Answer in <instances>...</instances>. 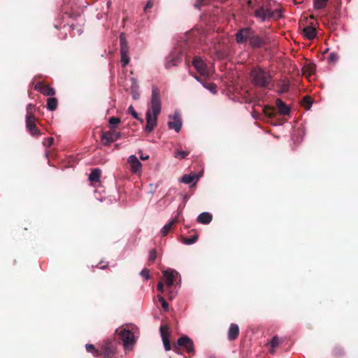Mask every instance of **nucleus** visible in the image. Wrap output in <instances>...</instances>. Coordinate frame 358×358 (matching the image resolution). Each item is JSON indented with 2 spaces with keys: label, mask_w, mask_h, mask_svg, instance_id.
Segmentation results:
<instances>
[{
  "label": "nucleus",
  "mask_w": 358,
  "mask_h": 358,
  "mask_svg": "<svg viewBox=\"0 0 358 358\" xmlns=\"http://www.w3.org/2000/svg\"><path fill=\"white\" fill-rule=\"evenodd\" d=\"M176 294H177V293H176V292H173V291H170V292H169V299H173L175 297V296L176 295Z\"/></svg>",
  "instance_id": "47"
},
{
  "label": "nucleus",
  "mask_w": 358,
  "mask_h": 358,
  "mask_svg": "<svg viewBox=\"0 0 358 358\" xmlns=\"http://www.w3.org/2000/svg\"><path fill=\"white\" fill-rule=\"evenodd\" d=\"M162 110V101L160 94L157 87H152L151 99L148 103L145 113L146 125L144 131L151 133L157 125L158 116Z\"/></svg>",
  "instance_id": "1"
},
{
  "label": "nucleus",
  "mask_w": 358,
  "mask_h": 358,
  "mask_svg": "<svg viewBox=\"0 0 358 358\" xmlns=\"http://www.w3.org/2000/svg\"><path fill=\"white\" fill-rule=\"evenodd\" d=\"M192 65L197 72L202 76H208L209 73L206 64L199 57H194L192 61Z\"/></svg>",
  "instance_id": "8"
},
{
  "label": "nucleus",
  "mask_w": 358,
  "mask_h": 358,
  "mask_svg": "<svg viewBox=\"0 0 358 358\" xmlns=\"http://www.w3.org/2000/svg\"><path fill=\"white\" fill-rule=\"evenodd\" d=\"M180 347L184 348L187 353L192 355L194 353V343L187 336H182L180 337L177 341L176 345H174L173 350L178 354H180Z\"/></svg>",
  "instance_id": "6"
},
{
  "label": "nucleus",
  "mask_w": 358,
  "mask_h": 358,
  "mask_svg": "<svg viewBox=\"0 0 358 358\" xmlns=\"http://www.w3.org/2000/svg\"><path fill=\"white\" fill-rule=\"evenodd\" d=\"M182 59L181 55L178 53L175 55L174 53L171 54L167 58L166 62L165 63L166 69H170L173 66H177L178 63L180 62Z\"/></svg>",
  "instance_id": "14"
},
{
  "label": "nucleus",
  "mask_w": 358,
  "mask_h": 358,
  "mask_svg": "<svg viewBox=\"0 0 358 358\" xmlns=\"http://www.w3.org/2000/svg\"><path fill=\"white\" fill-rule=\"evenodd\" d=\"M212 219L213 216L210 213L208 212H204L199 215L196 220L199 223L203 224H208L212 221Z\"/></svg>",
  "instance_id": "19"
},
{
  "label": "nucleus",
  "mask_w": 358,
  "mask_h": 358,
  "mask_svg": "<svg viewBox=\"0 0 358 358\" xmlns=\"http://www.w3.org/2000/svg\"><path fill=\"white\" fill-rule=\"evenodd\" d=\"M134 99H136V94H134Z\"/></svg>",
  "instance_id": "53"
},
{
  "label": "nucleus",
  "mask_w": 358,
  "mask_h": 358,
  "mask_svg": "<svg viewBox=\"0 0 358 358\" xmlns=\"http://www.w3.org/2000/svg\"><path fill=\"white\" fill-rule=\"evenodd\" d=\"M53 142H54V138L52 137H50V138L45 139V141H43V144H44V145H48L50 147L52 145Z\"/></svg>",
  "instance_id": "42"
},
{
  "label": "nucleus",
  "mask_w": 358,
  "mask_h": 358,
  "mask_svg": "<svg viewBox=\"0 0 358 358\" xmlns=\"http://www.w3.org/2000/svg\"><path fill=\"white\" fill-rule=\"evenodd\" d=\"M194 78L201 84V80L199 79V78L197 76H194Z\"/></svg>",
  "instance_id": "49"
},
{
  "label": "nucleus",
  "mask_w": 358,
  "mask_h": 358,
  "mask_svg": "<svg viewBox=\"0 0 358 358\" xmlns=\"http://www.w3.org/2000/svg\"><path fill=\"white\" fill-rule=\"evenodd\" d=\"M106 267V265H104V266H100V268L103 269V268H105Z\"/></svg>",
  "instance_id": "50"
},
{
  "label": "nucleus",
  "mask_w": 358,
  "mask_h": 358,
  "mask_svg": "<svg viewBox=\"0 0 358 358\" xmlns=\"http://www.w3.org/2000/svg\"><path fill=\"white\" fill-rule=\"evenodd\" d=\"M26 126L32 136L38 135L40 134L39 129L35 124L34 116H26Z\"/></svg>",
  "instance_id": "13"
},
{
  "label": "nucleus",
  "mask_w": 358,
  "mask_h": 358,
  "mask_svg": "<svg viewBox=\"0 0 358 358\" xmlns=\"http://www.w3.org/2000/svg\"><path fill=\"white\" fill-rule=\"evenodd\" d=\"M239 335V327L236 324H231L228 331V338L234 341L238 338Z\"/></svg>",
  "instance_id": "16"
},
{
  "label": "nucleus",
  "mask_w": 358,
  "mask_h": 358,
  "mask_svg": "<svg viewBox=\"0 0 358 358\" xmlns=\"http://www.w3.org/2000/svg\"><path fill=\"white\" fill-rule=\"evenodd\" d=\"M35 89L45 96H52L55 94V91L53 88L47 85H44L41 83L36 84Z\"/></svg>",
  "instance_id": "15"
},
{
  "label": "nucleus",
  "mask_w": 358,
  "mask_h": 358,
  "mask_svg": "<svg viewBox=\"0 0 358 358\" xmlns=\"http://www.w3.org/2000/svg\"><path fill=\"white\" fill-rule=\"evenodd\" d=\"M200 176H201L200 174H199V175L185 174L180 178V181L185 184H189V183L192 182L194 180H195V182H196L199 180Z\"/></svg>",
  "instance_id": "20"
},
{
  "label": "nucleus",
  "mask_w": 358,
  "mask_h": 358,
  "mask_svg": "<svg viewBox=\"0 0 358 358\" xmlns=\"http://www.w3.org/2000/svg\"><path fill=\"white\" fill-rule=\"evenodd\" d=\"M140 158L142 160H147L149 158V155L141 154V156H140Z\"/></svg>",
  "instance_id": "48"
},
{
  "label": "nucleus",
  "mask_w": 358,
  "mask_h": 358,
  "mask_svg": "<svg viewBox=\"0 0 358 358\" xmlns=\"http://www.w3.org/2000/svg\"><path fill=\"white\" fill-rule=\"evenodd\" d=\"M189 155V152L184 150H180L178 149L176 150L174 153V157L178 159H185L187 155Z\"/></svg>",
  "instance_id": "30"
},
{
  "label": "nucleus",
  "mask_w": 358,
  "mask_h": 358,
  "mask_svg": "<svg viewBox=\"0 0 358 358\" xmlns=\"http://www.w3.org/2000/svg\"><path fill=\"white\" fill-rule=\"evenodd\" d=\"M157 289L158 291H159L160 292H164V283L162 282H159L158 284H157Z\"/></svg>",
  "instance_id": "45"
},
{
  "label": "nucleus",
  "mask_w": 358,
  "mask_h": 358,
  "mask_svg": "<svg viewBox=\"0 0 358 358\" xmlns=\"http://www.w3.org/2000/svg\"><path fill=\"white\" fill-rule=\"evenodd\" d=\"M101 173V171L99 169H93L89 176V180L91 182H98L100 178Z\"/></svg>",
  "instance_id": "23"
},
{
  "label": "nucleus",
  "mask_w": 358,
  "mask_h": 358,
  "mask_svg": "<svg viewBox=\"0 0 358 358\" xmlns=\"http://www.w3.org/2000/svg\"><path fill=\"white\" fill-rule=\"evenodd\" d=\"M252 83L257 87L268 88L272 83V76L269 71L261 68H255L251 71Z\"/></svg>",
  "instance_id": "2"
},
{
  "label": "nucleus",
  "mask_w": 358,
  "mask_h": 358,
  "mask_svg": "<svg viewBox=\"0 0 358 358\" xmlns=\"http://www.w3.org/2000/svg\"><path fill=\"white\" fill-rule=\"evenodd\" d=\"M152 6H153V3L151 0H150L146 3V4L144 7V10L145 11L148 9L151 8Z\"/></svg>",
  "instance_id": "44"
},
{
  "label": "nucleus",
  "mask_w": 358,
  "mask_h": 358,
  "mask_svg": "<svg viewBox=\"0 0 358 358\" xmlns=\"http://www.w3.org/2000/svg\"><path fill=\"white\" fill-rule=\"evenodd\" d=\"M140 275L145 278V280H148L149 278H150V273H149V271L146 268H144L143 269L141 273H140Z\"/></svg>",
  "instance_id": "40"
},
{
  "label": "nucleus",
  "mask_w": 358,
  "mask_h": 358,
  "mask_svg": "<svg viewBox=\"0 0 358 358\" xmlns=\"http://www.w3.org/2000/svg\"><path fill=\"white\" fill-rule=\"evenodd\" d=\"M115 332L119 334L122 341L124 349L126 351L131 350L136 343L134 334L131 330L127 327H122L116 329Z\"/></svg>",
  "instance_id": "4"
},
{
  "label": "nucleus",
  "mask_w": 358,
  "mask_h": 358,
  "mask_svg": "<svg viewBox=\"0 0 358 358\" xmlns=\"http://www.w3.org/2000/svg\"><path fill=\"white\" fill-rule=\"evenodd\" d=\"M329 0H313V6L315 9H323L326 7Z\"/></svg>",
  "instance_id": "26"
},
{
  "label": "nucleus",
  "mask_w": 358,
  "mask_h": 358,
  "mask_svg": "<svg viewBox=\"0 0 358 358\" xmlns=\"http://www.w3.org/2000/svg\"><path fill=\"white\" fill-rule=\"evenodd\" d=\"M250 45L253 48H259L264 44L263 40L257 35H254L252 32L251 36L249 38Z\"/></svg>",
  "instance_id": "18"
},
{
  "label": "nucleus",
  "mask_w": 358,
  "mask_h": 358,
  "mask_svg": "<svg viewBox=\"0 0 358 358\" xmlns=\"http://www.w3.org/2000/svg\"><path fill=\"white\" fill-rule=\"evenodd\" d=\"M127 162L129 164L130 171L133 173L141 174L142 169V164L136 155H130L127 159Z\"/></svg>",
  "instance_id": "11"
},
{
  "label": "nucleus",
  "mask_w": 358,
  "mask_h": 358,
  "mask_svg": "<svg viewBox=\"0 0 358 358\" xmlns=\"http://www.w3.org/2000/svg\"><path fill=\"white\" fill-rule=\"evenodd\" d=\"M201 85L203 87L209 90L212 94H215L217 93V86L214 83H205L201 82Z\"/></svg>",
  "instance_id": "28"
},
{
  "label": "nucleus",
  "mask_w": 358,
  "mask_h": 358,
  "mask_svg": "<svg viewBox=\"0 0 358 358\" xmlns=\"http://www.w3.org/2000/svg\"><path fill=\"white\" fill-rule=\"evenodd\" d=\"M134 99H136V94H134Z\"/></svg>",
  "instance_id": "52"
},
{
  "label": "nucleus",
  "mask_w": 358,
  "mask_h": 358,
  "mask_svg": "<svg viewBox=\"0 0 358 358\" xmlns=\"http://www.w3.org/2000/svg\"><path fill=\"white\" fill-rule=\"evenodd\" d=\"M303 34L308 39H313L316 36V30L312 26H308L303 29Z\"/></svg>",
  "instance_id": "22"
},
{
  "label": "nucleus",
  "mask_w": 358,
  "mask_h": 358,
  "mask_svg": "<svg viewBox=\"0 0 358 358\" xmlns=\"http://www.w3.org/2000/svg\"><path fill=\"white\" fill-rule=\"evenodd\" d=\"M280 344V339L277 336H274L270 343L271 348L269 350L271 354L275 352V349Z\"/></svg>",
  "instance_id": "25"
},
{
  "label": "nucleus",
  "mask_w": 358,
  "mask_h": 358,
  "mask_svg": "<svg viewBox=\"0 0 358 358\" xmlns=\"http://www.w3.org/2000/svg\"><path fill=\"white\" fill-rule=\"evenodd\" d=\"M303 104L304 107L308 110L312 105V100L310 96H305L303 99Z\"/></svg>",
  "instance_id": "35"
},
{
  "label": "nucleus",
  "mask_w": 358,
  "mask_h": 358,
  "mask_svg": "<svg viewBox=\"0 0 358 358\" xmlns=\"http://www.w3.org/2000/svg\"><path fill=\"white\" fill-rule=\"evenodd\" d=\"M162 341H163V344H164V347L165 350L166 351L170 350H171V345H170L169 338L164 337Z\"/></svg>",
  "instance_id": "38"
},
{
  "label": "nucleus",
  "mask_w": 358,
  "mask_h": 358,
  "mask_svg": "<svg viewBox=\"0 0 358 358\" xmlns=\"http://www.w3.org/2000/svg\"><path fill=\"white\" fill-rule=\"evenodd\" d=\"M203 0H198L197 2L195 3L194 6L197 8H200L201 6L203 5Z\"/></svg>",
  "instance_id": "46"
},
{
  "label": "nucleus",
  "mask_w": 358,
  "mask_h": 358,
  "mask_svg": "<svg viewBox=\"0 0 358 358\" xmlns=\"http://www.w3.org/2000/svg\"><path fill=\"white\" fill-rule=\"evenodd\" d=\"M177 222L176 218L171 219L167 224H166L161 229L160 233L162 236H166L173 225Z\"/></svg>",
  "instance_id": "21"
},
{
  "label": "nucleus",
  "mask_w": 358,
  "mask_h": 358,
  "mask_svg": "<svg viewBox=\"0 0 358 358\" xmlns=\"http://www.w3.org/2000/svg\"><path fill=\"white\" fill-rule=\"evenodd\" d=\"M128 113H129L130 115H132V117H133L134 119H136V120H137L140 121L141 123H143V122H144L143 119V118H141V117L138 116V113L135 111V110H134V108L133 106H130L128 108Z\"/></svg>",
  "instance_id": "31"
},
{
  "label": "nucleus",
  "mask_w": 358,
  "mask_h": 358,
  "mask_svg": "<svg viewBox=\"0 0 358 358\" xmlns=\"http://www.w3.org/2000/svg\"><path fill=\"white\" fill-rule=\"evenodd\" d=\"M33 108H34V106L32 104H29L27 107V115L26 116H29V115L30 116H34V114H33Z\"/></svg>",
  "instance_id": "41"
},
{
  "label": "nucleus",
  "mask_w": 358,
  "mask_h": 358,
  "mask_svg": "<svg viewBox=\"0 0 358 358\" xmlns=\"http://www.w3.org/2000/svg\"><path fill=\"white\" fill-rule=\"evenodd\" d=\"M57 108V100L55 97H49L47 100V108L50 111H54Z\"/></svg>",
  "instance_id": "24"
},
{
  "label": "nucleus",
  "mask_w": 358,
  "mask_h": 358,
  "mask_svg": "<svg viewBox=\"0 0 358 358\" xmlns=\"http://www.w3.org/2000/svg\"><path fill=\"white\" fill-rule=\"evenodd\" d=\"M316 67L314 64H308L304 69V73H308L309 76L315 73Z\"/></svg>",
  "instance_id": "33"
},
{
  "label": "nucleus",
  "mask_w": 358,
  "mask_h": 358,
  "mask_svg": "<svg viewBox=\"0 0 358 358\" xmlns=\"http://www.w3.org/2000/svg\"><path fill=\"white\" fill-rule=\"evenodd\" d=\"M160 333L162 339L163 340V338H169V332L168 329L166 328H164V327H160Z\"/></svg>",
  "instance_id": "39"
},
{
  "label": "nucleus",
  "mask_w": 358,
  "mask_h": 358,
  "mask_svg": "<svg viewBox=\"0 0 358 358\" xmlns=\"http://www.w3.org/2000/svg\"><path fill=\"white\" fill-rule=\"evenodd\" d=\"M169 118L172 119V120L168 122L169 128L175 130L176 132H179L182 127V120L180 113L175 111L173 115L169 116Z\"/></svg>",
  "instance_id": "10"
},
{
  "label": "nucleus",
  "mask_w": 358,
  "mask_h": 358,
  "mask_svg": "<svg viewBox=\"0 0 358 358\" xmlns=\"http://www.w3.org/2000/svg\"><path fill=\"white\" fill-rule=\"evenodd\" d=\"M255 16L262 22L268 20L271 18L278 19L281 17L280 10L271 11L270 9L262 6L255 10Z\"/></svg>",
  "instance_id": "5"
},
{
  "label": "nucleus",
  "mask_w": 358,
  "mask_h": 358,
  "mask_svg": "<svg viewBox=\"0 0 358 358\" xmlns=\"http://www.w3.org/2000/svg\"><path fill=\"white\" fill-rule=\"evenodd\" d=\"M157 258V251L155 249H152L150 251L149 254V261L150 262H153Z\"/></svg>",
  "instance_id": "37"
},
{
  "label": "nucleus",
  "mask_w": 358,
  "mask_h": 358,
  "mask_svg": "<svg viewBox=\"0 0 358 358\" xmlns=\"http://www.w3.org/2000/svg\"><path fill=\"white\" fill-rule=\"evenodd\" d=\"M120 52L122 53L124 52L128 53V47L125 41L124 35L123 33L120 34Z\"/></svg>",
  "instance_id": "27"
},
{
  "label": "nucleus",
  "mask_w": 358,
  "mask_h": 358,
  "mask_svg": "<svg viewBox=\"0 0 358 358\" xmlns=\"http://www.w3.org/2000/svg\"><path fill=\"white\" fill-rule=\"evenodd\" d=\"M197 239H198V236L194 235V236H192L190 238L185 239L184 241V243L186 245H192V244H194V243H196Z\"/></svg>",
  "instance_id": "36"
},
{
  "label": "nucleus",
  "mask_w": 358,
  "mask_h": 358,
  "mask_svg": "<svg viewBox=\"0 0 358 358\" xmlns=\"http://www.w3.org/2000/svg\"><path fill=\"white\" fill-rule=\"evenodd\" d=\"M120 137L121 133L120 132H115L112 131L103 132L101 136V142L103 145L108 146L111 143L115 142L120 139Z\"/></svg>",
  "instance_id": "7"
},
{
  "label": "nucleus",
  "mask_w": 358,
  "mask_h": 358,
  "mask_svg": "<svg viewBox=\"0 0 358 358\" xmlns=\"http://www.w3.org/2000/svg\"><path fill=\"white\" fill-rule=\"evenodd\" d=\"M162 273L164 280L168 287H171L173 285L175 280L179 275L178 272L172 268L163 271Z\"/></svg>",
  "instance_id": "9"
},
{
  "label": "nucleus",
  "mask_w": 358,
  "mask_h": 358,
  "mask_svg": "<svg viewBox=\"0 0 358 358\" xmlns=\"http://www.w3.org/2000/svg\"><path fill=\"white\" fill-rule=\"evenodd\" d=\"M276 106L280 115H285L289 113L290 109L280 99H276Z\"/></svg>",
  "instance_id": "17"
},
{
  "label": "nucleus",
  "mask_w": 358,
  "mask_h": 358,
  "mask_svg": "<svg viewBox=\"0 0 358 358\" xmlns=\"http://www.w3.org/2000/svg\"><path fill=\"white\" fill-rule=\"evenodd\" d=\"M131 80H132V82H133L134 83H136V80H135V78H131Z\"/></svg>",
  "instance_id": "51"
},
{
  "label": "nucleus",
  "mask_w": 358,
  "mask_h": 358,
  "mask_svg": "<svg viewBox=\"0 0 358 358\" xmlns=\"http://www.w3.org/2000/svg\"><path fill=\"white\" fill-rule=\"evenodd\" d=\"M329 59L330 62H336L338 59L337 54L335 52H331L330 54Z\"/></svg>",
  "instance_id": "43"
},
{
  "label": "nucleus",
  "mask_w": 358,
  "mask_h": 358,
  "mask_svg": "<svg viewBox=\"0 0 358 358\" xmlns=\"http://www.w3.org/2000/svg\"><path fill=\"white\" fill-rule=\"evenodd\" d=\"M85 348L88 352L92 353L95 357L103 356V358H116L115 357V348L110 341H106L99 349H96L92 344H86Z\"/></svg>",
  "instance_id": "3"
},
{
  "label": "nucleus",
  "mask_w": 358,
  "mask_h": 358,
  "mask_svg": "<svg viewBox=\"0 0 358 358\" xmlns=\"http://www.w3.org/2000/svg\"><path fill=\"white\" fill-rule=\"evenodd\" d=\"M129 62V57L127 52L121 53V63L123 67H125Z\"/></svg>",
  "instance_id": "32"
},
{
  "label": "nucleus",
  "mask_w": 358,
  "mask_h": 358,
  "mask_svg": "<svg viewBox=\"0 0 358 358\" xmlns=\"http://www.w3.org/2000/svg\"><path fill=\"white\" fill-rule=\"evenodd\" d=\"M157 297H158L159 301L162 304V306L163 309L165 311H168L169 310V304H168V303L165 301V299H164V297L162 295H158Z\"/></svg>",
  "instance_id": "34"
},
{
  "label": "nucleus",
  "mask_w": 358,
  "mask_h": 358,
  "mask_svg": "<svg viewBox=\"0 0 358 358\" xmlns=\"http://www.w3.org/2000/svg\"><path fill=\"white\" fill-rule=\"evenodd\" d=\"M120 122V119L116 117H111L109 118L108 123L110 129H115L117 124Z\"/></svg>",
  "instance_id": "29"
},
{
  "label": "nucleus",
  "mask_w": 358,
  "mask_h": 358,
  "mask_svg": "<svg viewBox=\"0 0 358 358\" xmlns=\"http://www.w3.org/2000/svg\"><path fill=\"white\" fill-rule=\"evenodd\" d=\"M252 29L249 27L243 28L240 29L236 34V40L238 43H244L247 41H249L250 36H251Z\"/></svg>",
  "instance_id": "12"
}]
</instances>
